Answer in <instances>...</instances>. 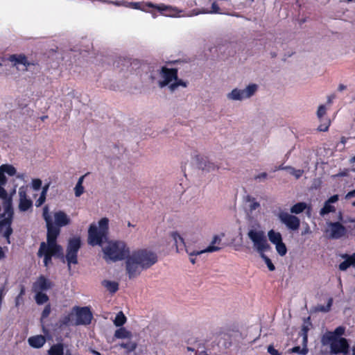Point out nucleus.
Listing matches in <instances>:
<instances>
[{
	"label": "nucleus",
	"instance_id": "nucleus-43",
	"mask_svg": "<svg viewBox=\"0 0 355 355\" xmlns=\"http://www.w3.org/2000/svg\"><path fill=\"white\" fill-rule=\"evenodd\" d=\"M292 352L297 353L302 355H306L308 353V349L305 345L304 347L301 348L300 346H296L292 348Z\"/></svg>",
	"mask_w": 355,
	"mask_h": 355
},
{
	"label": "nucleus",
	"instance_id": "nucleus-19",
	"mask_svg": "<svg viewBox=\"0 0 355 355\" xmlns=\"http://www.w3.org/2000/svg\"><path fill=\"white\" fill-rule=\"evenodd\" d=\"M327 105H321L318 107V111H317V116L318 119L322 123L318 126V130L320 131H327L329 128V126L330 125V120L328 119L324 118V115L326 114L327 111Z\"/></svg>",
	"mask_w": 355,
	"mask_h": 355
},
{
	"label": "nucleus",
	"instance_id": "nucleus-44",
	"mask_svg": "<svg viewBox=\"0 0 355 355\" xmlns=\"http://www.w3.org/2000/svg\"><path fill=\"white\" fill-rule=\"evenodd\" d=\"M121 347L126 349L128 352H132L136 349L137 345L135 343L129 342L127 343H121Z\"/></svg>",
	"mask_w": 355,
	"mask_h": 355
},
{
	"label": "nucleus",
	"instance_id": "nucleus-22",
	"mask_svg": "<svg viewBox=\"0 0 355 355\" xmlns=\"http://www.w3.org/2000/svg\"><path fill=\"white\" fill-rule=\"evenodd\" d=\"M16 168L10 164H2L0 166V184L5 185L7 182V178L5 176V173H7L10 176H12L16 174Z\"/></svg>",
	"mask_w": 355,
	"mask_h": 355
},
{
	"label": "nucleus",
	"instance_id": "nucleus-57",
	"mask_svg": "<svg viewBox=\"0 0 355 355\" xmlns=\"http://www.w3.org/2000/svg\"><path fill=\"white\" fill-rule=\"evenodd\" d=\"M5 258V252L3 250V248L0 246V260Z\"/></svg>",
	"mask_w": 355,
	"mask_h": 355
},
{
	"label": "nucleus",
	"instance_id": "nucleus-33",
	"mask_svg": "<svg viewBox=\"0 0 355 355\" xmlns=\"http://www.w3.org/2000/svg\"><path fill=\"white\" fill-rule=\"evenodd\" d=\"M114 336L117 338H127L131 336V333L123 327H121L116 330Z\"/></svg>",
	"mask_w": 355,
	"mask_h": 355
},
{
	"label": "nucleus",
	"instance_id": "nucleus-7",
	"mask_svg": "<svg viewBox=\"0 0 355 355\" xmlns=\"http://www.w3.org/2000/svg\"><path fill=\"white\" fill-rule=\"evenodd\" d=\"M80 246L81 240L80 237L75 236L69 240L65 257L69 270L71 269V264L78 263V252Z\"/></svg>",
	"mask_w": 355,
	"mask_h": 355
},
{
	"label": "nucleus",
	"instance_id": "nucleus-36",
	"mask_svg": "<svg viewBox=\"0 0 355 355\" xmlns=\"http://www.w3.org/2000/svg\"><path fill=\"white\" fill-rule=\"evenodd\" d=\"M126 322V317L123 314L122 311H120L117 313V315L115 317V319L114 320V324L116 327H121Z\"/></svg>",
	"mask_w": 355,
	"mask_h": 355
},
{
	"label": "nucleus",
	"instance_id": "nucleus-54",
	"mask_svg": "<svg viewBox=\"0 0 355 355\" xmlns=\"http://www.w3.org/2000/svg\"><path fill=\"white\" fill-rule=\"evenodd\" d=\"M336 98V96L334 94H332V95H330L327 97V105H330L332 102H333V100Z\"/></svg>",
	"mask_w": 355,
	"mask_h": 355
},
{
	"label": "nucleus",
	"instance_id": "nucleus-49",
	"mask_svg": "<svg viewBox=\"0 0 355 355\" xmlns=\"http://www.w3.org/2000/svg\"><path fill=\"white\" fill-rule=\"evenodd\" d=\"M309 329V328L307 325H304L302 327L303 341L304 343H307V332H308Z\"/></svg>",
	"mask_w": 355,
	"mask_h": 355
},
{
	"label": "nucleus",
	"instance_id": "nucleus-26",
	"mask_svg": "<svg viewBox=\"0 0 355 355\" xmlns=\"http://www.w3.org/2000/svg\"><path fill=\"white\" fill-rule=\"evenodd\" d=\"M171 237L176 245L177 250L179 251L183 248L189 249L186 247L183 238L178 232H172Z\"/></svg>",
	"mask_w": 355,
	"mask_h": 355
},
{
	"label": "nucleus",
	"instance_id": "nucleus-50",
	"mask_svg": "<svg viewBox=\"0 0 355 355\" xmlns=\"http://www.w3.org/2000/svg\"><path fill=\"white\" fill-rule=\"evenodd\" d=\"M267 177H268V174L266 173L263 172V173H261L256 175L254 177V179L256 180L261 181V180H266L267 178Z\"/></svg>",
	"mask_w": 355,
	"mask_h": 355
},
{
	"label": "nucleus",
	"instance_id": "nucleus-34",
	"mask_svg": "<svg viewBox=\"0 0 355 355\" xmlns=\"http://www.w3.org/2000/svg\"><path fill=\"white\" fill-rule=\"evenodd\" d=\"M199 13H205V14H221L220 12V9L218 6V5L217 4L216 2H214L212 4H211V10H202V11L200 12H196L195 15H198Z\"/></svg>",
	"mask_w": 355,
	"mask_h": 355
},
{
	"label": "nucleus",
	"instance_id": "nucleus-16",
	"mask_svg": "<svg viewBox=\"0 0 355 355\" xmlns=\"http://www.w3.org/2000/svg\"><path fill=\"white\" fill-rule=\"evenodd\" d=\"M345 328L343 326H339L335 329L334 331L326 332L321 338V343L324 346H327L329 341L334 340V338H339V336L344 335Z\"/></svg>",
	"mask_w": 355,
	"mask_h": 355
},
{
	"label": "nucleus",
	"instance_id": "nucleus-8",
	"mask_svg": "<svg viewBox=\"0 0 355 355\" xmlns=\"http://www.w3.org/2000/svg\"><path fill=\"white\" fill-rule=\"evenodd\" d=\"M132 255L134 257V259L141 264V267L145 269L150 268L157 261V255L154 252L147 250H141L135 252Z\"/></svg>",
	"mask_w": 355,
	"mask_h": 355
},
{
	"label": "nucleus",
	"instance_id": "nucleus-6",
	"mask_svg": "<svg viewBox=\"0 0 355 355\" xmlns=\"http://www.w3.org/2000/svg\"><path fill=\"white\" fill-rule=\"evenodd\" d=\"M159 76L162 80L159 81V85L161 87H166L169 84H171L169 89H175L179 86L187 87V82L178 78L177 69L162 67L159 71Z\"/></svg>",
	"mask_w": 355,
	"mask_h": 355
},
{
	"label": "nucleus",
	"instance_id": "nucleus-18",
	"mask_svg": "<svg viewBox=\"0 0 355 355\" xmlns=\"http://www.w3.org/2000/svg\"><path fill=\"white\" fill-rule=\"evenodd\" d=\"M256 90H232L227 98L232 101H243L254 96Z\"/></svg>",
	"mask_w": 355,
	"mask_h": 355
},
{
	"label": "nucleus",
	"instance_id": "nucleus-23",
	"mask_svg": "<svg viewBox=\"0 0 355 355\" xmlns=\"http://www.w3.org/2000/svg\"><path fill=\"white\" fill-rule=\"evenodd\" d=\"M341 257L345 259V260L340 263L339 269L342 271L346 270L351 266H354L355 264V253H353L352 255H348L347 254H344L341 255Z\"/></svg>",
	"mask_w": 355,
	"mask_h": 355
},
{
	"label": "nucleus",
	"instance_id": "nucleus-40",
	"mask_svg": "<svg viewBox=\"0 0 355 355\" xmlns=\"http://www.w3.org/2000/svg\"><path fill=\"white\" fill-rule=\"evenodd\" d=\"M266 252H263L259 253V256L261 258L265 261L266 264L267 265L269 270L273 271L275 269V267L274 264L272 263L271 260L265 254Z\"/></svg>",
	"mask_w": 355,
	"mask_h": 355
},
{
	"label": "nucleus",
	"instance_id": "nucleus-17",
	"mask_svg": "<svg viewBox=\"0 0 355 355\" xmlns=\"http://www.w3.org/2000/svg\"><path fill=\"white\" fill-rule=\"evenodd\" d=\"M8 61L11 62L12 67H17L19 64H22L25 67L26 70L28 67L34 64L29 62L27 57L22 53L10 55L8 58Z\"/></svg>",
	"mask_w": 355,
	"mask_h": 355
},
{
	"label": "nucleus",
	"instance_id": "nucleus-31",
	"mask_svg": "<svg viewBox=\"0 0 355 355\" xmlns=\"http://www.w3.org/2000/svg\"><path fill=\"white\" fill-rule=\"evenodd\" d=\"M307 207L305 202H298L294 205L291 208V212L293 214H298L303 212Z\"/></svg>",
	"mask_w": 355,
	"mask_h": 355
},
{
	"label": "nucleus",
	"instance_id": "nucleus-61",
	"mask_svg": "<svg viewBox=\"0 0 355 355\" xmlns=\"http://www.w3.org/2000/svg\"><path fill=\"white\" fill-rule=\"evenodd\" d=\"M133 5H134V8H136V9H142V10H144L143 8H141L140 3H139V2L133 3Z\"/></svg>",
	"mask_w": 355,
	"mask_h": 355
},
{
	"label": "nucleus",
	"instance_id": "nucleus-60",
	"mask_svg": "<svg viewBox=\"0 0 355 355\" xmlns=\"http://www.w3.org/2000/svg\"><path fill=\"white\" fill-rule=\"evenodd\" d=\"M287 168H288V166H284V165H280L279 166H278L275 171L277 170H286L287 171Z\"/></svg>",
	"mask_w": 355,
	"mask_h": 355
},
{
	"label": "nucleus",
	"instance_id": "nucleus-29",
	"mask_svg": "<svg viewBox=\"0 0 355 355\" xmlns=\"http://www.w3.org/2000/svg\"><path fill=\"white\" fill-rule=\"evenodd\" d=\"M199 167L202 170L207 171H213L218 168V166L215 163L209 160H205L199 164Z\"/></svg>",
	"mask_w": 355,
	"mask_h": 355
},
{
	"label": "nucleus",
	"instance_id": "nucleus-39",
	"mask_svg": "<svg viewBox=\"0 0 355 355\" xmlns=\"http://www.w3.org/2000/svg\"><path fill=\"white\" fill-rule=\"evenodd\" d=\"M332 304L333 299L331 297L328 300L327 304L326 306L319 305L315 308V310L317 311L327 313L330 311Z\"/></svg>",
	"mask_w": 355,
	"mask_h": 355
},
{
	"label": "nucleus",
	"instance_id": "nucleus-59",
	"mask_svg": "<svg viewBox=\"0 0 355 355\" xmlns=\"http://www.w3.org/2000/svg\"><path fill=\"white\" fill-rule=\"evenodd\" d=\"M84 178H85V175H83L80 178H79L76 184H81V185H83V182Z\"/></svg>",
	"mask_w": 355,
	"mask_h": 355
},
{
	"label": "nucleus",
	"instance_id": "nucleus-53",
	"mask_svg": "<svg viewBox=\"0 0 355 355\" xmlns=\"http://www.w3.org/2000/svg\"><path fill=\"white\" fill-rule=\"evenodd\" d=\"M23 297L17 295L15 299V306L18 307L21 304L23 303Z\"/></svg>",
	"mask_w": 355,
	"mask_h": 355
},
{
	"label": "nucleus",
	"instance_id": "nucleus-3",
	"mask_svg": "<svg viewBox=\"0 0 355 355\" xmlns=\"http://www.w3.org/2000/svg\"><path fill=\"white\" fill-rule=\"evenodd\" d=\"M247 236L252 243L254 250L258 253L270 250L266 232L261 223L256 220H251L248 223Z\"/></svg>",
	"mask_w": 355,
	"mask_h": 355
},
{
	"label": "nucleus",
	"instance_id": "nucleus-10",
	"mask_svg": "<svg viewBox=\"0 0 355 355\" xmlns=\"http://www.w3.org/2000/svg\"><path fill=\"white\" fill-rule=\"evenodd\" d=\"M27 186H21L18 191L19 205L18 209L21 212L28 211L33 208V201L27 195Z\"/></svg>",
	"mask_w": 355,
	"mask_h": 355
},
{
	"label": "nucleus",
	"instance_id": "nucleus-14",
	"mask_svg": "<svg viewBox=\"0 0 355 355\" xmlns=\"http://www.w3.org/2000/svg\"><path fill=\"white\" fill-rule=\"evenodd\" d=\"M221 243V239L218 236H214L210 245L204 250H190L189 249H186L187 253L190 255H200L205 252H214L218 251L220 249L219 246Z\"/></svg>",
	"mask_w": 355,
	"mask_h": 355
},
{
	"label": "nucleus",
	"instance_id": "nucleus-37",
	"mask_svg": "<svg viewBox=\"0 0 355 355\" xmlns=\"http://www.w3.org/2000/svg\"><path fill=\"white\" fill-rule=\"evenodd\" d=\"M36 293L35 295V301L37 304H43L48 302L49 297L46 294L42 293V292H35Z\"/></svg>",
	"mask_w": 355,
	"mask_h": 355
},
{
	"label": "nucleus",
	"instance_id": "nucleus-46",
	"mask_svg": "<svg viewBox=\"0 0 355 355\" xmlns=\"http://www.w3.org/2000/svg\"><path fill=\"white\" fill-rule=\"evenodd\" d=\"M42 186V181L40 179H33L32 180V188L35 190V191H37L40 189Z\"/></svg>",
	"mask_w": 355,
	"mask_h": 355
},
{
	"label": "nucleus",
	"instance_id": "nucleus-47",
	"mask_svg": "<svg viewBox=\"0 0 355 355\" xmlns=\"http://www.w3.org/2000/svg\"><path fill=\"white\" fill-rule=\"evenodd\" d=\"M267 352L270 355H281L278 350L275 349L272 345H270L267 347Z\"/></svg>",
	"mask_w": 355,
	"mask_h": 355
},
{
	"label": "nucleus",
	"instance_id": "nucleus-9",
	"mask_svg": "<svg viewBox=\"0 0 355 355\" xmlns=\"http://www.w3.org/2000/svg\"><path fill=\"white\" fill-rule=\"evenodd\" d=\"M326 232L332 239H339L347 234V229L340 222H327Z\"/></svg>",
	"mask_w": 355,
	"mask_h": 355
},
{
	"label": "nucleus",
	"instance_id": "nucleus-32",
	"mask_svg": "<svg viewBox=\"0 0 355 355\" xmlns=\"http://www.w3.org/2000/svg\"><path fill=\"white\" fill-rule=\"evenodd\" d=\"M48 189H49V184L45 185L42 188V191L41 192L40 196L35 202L36 207H40L45 202Z\"/></svg>",
	"mask_w": 355,
	"mask_h": 355
},
{
	"label": "nucleus",
	"instance_id": "nucleus-5",
	"mask_svg": "<svg viewBox=\"0 0 355 355\" xmlns=\"http://www.w3.org/2000/svg\"><path fill=\"white\" fill-rule=\"evenodd\" d=\"M106 261H116L124 259L129 254V249L123 241H109L103 248Z\"/></svg>",
	"mask_w": 355,
	"mask_h": 355
},
{
	"label": "nucleus",
	"instance_id": "nucleus-48",
	"mask_svg": "<svg viewBox=\"0 0 355 355\" xmlns=\"http://www.w3.org/2000/svg\"><path fill=\"white\" fill-rule=\"evenodd\" d=\"M51 313V306L49 304L46 305L42 313V319L47 318Z\"/></svg>",
	"mask_w": 355,
	"mask_h": 355
},
{
	"label": "nucleus",
	"instance_id": "nucleus-38",
	"mask_svg": "<svg viewBox=\"0 0 355 355\" xmlns=\"http://www.w3.org/2000/svg\"><path fill=\"white\" fill-rule=\"evenodd\" d=\"M274 245H275V249H276L277 253L280 256L283 257V256L286 255V254L287 252V248H286V245L283 243L282 241L279 243H277Z\"/></svg>",
	"mask_w": 355,
	"mask_h": 355
},
{
	"label": "nucleus",
	"instance_id": "nucleus-12",
	"mask_svg": "<svg viewBox=\"0 0 355 355\" xmlns=\"http://www.w3.org/2000/svg\"><path fill=\"white\" fill-rule=\"evenodd\" d=\"M330 347V352L331 354H337L342 353L347 354L349 349V344L346 338H334L327 344Z\"/></svg>",
	"mask_w": 355,
	"mask_h": 355
},
{
	"label": "nucleus",
	"instance_id": "nucleus-45",
	"mask_svg": "<svg viewBox=\"0 0 355 355\" xmlns=\"http://www.w3.org/2000/svg\"><path fill=\"white\" fill-rule=\"evenodd\" d=\"M84 187L81 184H76L74 188V193L76 197H80L84 193Z\"/></svg>",
	"mask_w": 355,
	"mask_h": 355
},
{
	"label": "nucleus",
	"instance_id": "nucleus-20",
	"mask_svg": "<svg viewBox=\"0 0 355 355\" xmlns=\"http://www.w3.org/2000/svg\"><path fill=\"white\" fill-rule=\"evenodd\" d=\"M52 286L51 282L44 276H40L33 285V292H43Z\"/></svg>",
	"mask_w": 355,
	"mask_h": 355
},
{
	"label": "nucleus",
	"instance_id": "nucleus-35",
	"mask_svg": "<svg viewBox=\"0 0 355 355\" xmlns=\"http://www.w3.org/2000/svg\"><path fill=\"white\" fill-rule=\"evenodd\" d=\"M246 201L250 203L249 209L250 211H253L260 207L259 202H257L254 198L250 196H248L246 197Z\"/></svg>",
	"mask_w": 355,
	"mask_h": 355
},
{
	"label": "nucleus",
	"instance_id": "nucleus-13",
	"mask_svg": "<svg viewBox=\"0 0 355 355\" xmlns=\"http://www.w3.org/2000/svg\"><path fill=\"white\" fill-rule=\"evenodd\" d=\"M76 320L74 325L89 324L92 319V313L88 307L75 308Z\"/></svg>",
	"mask_w": 355,
	"mask_h": 355
},
{
	"label": "nucleus",
	"instance_id": "nucleus-56",
	"mask_svg": "<svg viewBox=\"0 0 355 355\" xmlns=\"http://www.w3.org/2000/svg\"><path fill=\"white\" fill-rule=\"evenodd\" d=\"M245 89H257V85L256 84H250Z\"/></svg>",
	"mask_w": 355,
	"mask_h": 355
},
{
	"label": "nucleus",
	"instance_id": "nucleus-4",
	"mask_svg": "<svg viewBox=\"0 0 355 355\" xmlns=\"http://www.w3.org/2000/svg\"><path fill=\"white\" fill-rule=\"evenodd\" d=\"M109 220L101 218L98 224L92 223L88 230V243L92 246L101 245L107 241Z\"/></svg>",
	"mask_w": 355,
	"mask_h": 355
},
{
	"label": "nucleus",
	"instance_id": "nucleus-41",
	"mask_svg": "<svg viewBox=\"0 0 355 355\" xmlns=\"http://www.w3.org/2000/svg\"><path fill=\"white\" fill-rule=\"evenodd\" d=\"M287 171H289L290 174L293 175L296 179H299L304 173V171L301 169H295L292 166H288Z\"/></svg>",
	"mask_w": 355,
	"mask_h": 355
},
{
	"label": "nucleus",
	"instance_id": "nucleus-52",
	"mask_svg": "<svg viewBox=\"0 0 355 355\" xmlns=\"http://www.w3.org/2000/svg\"><path fill=\"white\" fill-rule=\"evenodd\" d=\"M354 196H355V189L352 191L348 192L345 196V198L349 199ZM352 205L355 207V201L354 202H352Z\"/></svg>",
	"mask_w": 355,
	"mask_h": 355
},
{
	"label": "nucleus",
	"instance_id": "nucleus-2",
	"mask_svg": "<svg viewBox=\"0 0 355 355\" xmlns=\"http://www.w3.org/2000/svg\"><path fill=\"white\" fill-rule=\"evenodd\" d=\"M3 185L0 184V198L3 200V212L0 214V234L6 239L7 243H10V236L12 233L11 223L13 217L12 199L8 196Z\"/></svg>",
	"mask_w": 355,
	"mask_h": 355
},
{
	"label": "nucleus",
	"instance_id": "nucleus-58",
	"mask_svg": "<svg viewBox=\"0 0 355 355\" xmlns=\"http://www.w3.org/2000/svg\"><path fill=\"white\" fill-rule=\"evenodd\" d=\"M25 294V288L24 286H21L20 292L18 295L23 297V295Z\"/></svg>",
	"mask_w": 355,
	"mask_h": 355
},
{
	"label": "nucleus",
	"instance_id": "nucleus-15",
	"mask_svg": "<svg viewBox=\"0 0 355 355\" xmlns=\"http://www.w3.org/2000/svg\"><path fill=\"white\" fill-rule=\"evenodd\" d=\"M126 269L130 278H134L139 275L144 269L141 264L131 255L126 261Z\"/></svg>",
	"mask_w": 355,
	"mask_h": 355
},
{
	"label": "nucleus",
	"instance_id": "nucleus-25",
	"mask_svg": "<svg viewBox=\"0 0 355 355\" xmlns=\"http://www.w3.org/2000/svg\"><path fill=\"white\" fill-rule=\"evenodd\" d=\"M45 338L42 336H35L30 337L28 340V344L34 348H40L45 343Z\"/></svg>",
	"mask_w": 355,
	"mask_h": 355
},
{
	"label": "nucleus",
	"instance_id": "nucleus-63",
	"mask_svg": "<svg viewBox=\"0 0 355 355\" xmlns=\"http://www.w3.org/2000/svg\"><path fill=\"white\" fill-rule=\"evenodd\" d=\"M189 256L190 257V261H191L192 263H196V259L194 258V257H195L196 255H193V256H190V255H189Z\"/></svg>",
	"mask_w": 355,
	"mask_h": 355
},
{
	"label": "nucleus",
	"instance_id": "nucleus-51",
	"mask_svg": "<svg viewBox=\"0 0 355 355\" xmlns=\"http://www.w3.org/2000/svg\"><path fill=\"white\" fill-rule=\"evenodd\" d=\"M8 66L10 65L6 60H3V62L0 63V73H2Z\"/></svg>",
	"mask_w": 355,
	"mask_h": 355
},
{
	"label": "nucleus",
	"instance_id": "nucleus-24",
	"mask_svg": "<svg viewBox=\"0 0 355 355\" xmlns=\"http://www.w3.org/2000/svg\"><path fill=\"white\" fill-rule=\"evenodd\" d=\"M146 6L148 8H157L161 13L164 14L166 16L173 17L175 16V10L172 9L169 6H166L164 5L160 6H155L152 3H148Z\"/></svg>",
	"mask_w": 355,
	"mask_h": 355
},
{
	"label": "nucleus",
	"instance_id": "nucleus-62",
	"mask_svg": "<svg viewBox=\"0 0 355 355\" xmlns=\"http://www.w3.org/2000/svg\"><path fill=\"white\" fill-rule=\"evenodd\" d=\"M310 233V228L307 225L306 229L304 230V231L302 233V235H304L306 234H309Z\"/></svg>",
	"mask_w": 355,
	"mask_h": 355
},
{
	"label": "nucleus",
	"instance_id": "nucleus-27",
	"mask_svg": "<svg viewBox=\"0 0 355 355\" xmlns=\"http://www.w3.org/2000/svg\"><path fill=\"white\" fill-rule=\"evenodd\" d=\"M268 237L269 241L275 244L282 241V236L280 232H276L274 230H270L268 232Z\"/></svg>",
	"mask_w": 355,
	"mask_h": 355
},
{
	"label": "nucleus",
	"instance_id": "nucleus-1",
	"mask_svg": "<svg viewBox=\"0 0 355 355\" xmlns=\"http://www.w3.org/2000/svg\"><path fill=\"white\" fill-rule=\"evenodd\" d=\"M42 216L47 228L46 242L40 243L37 255L44 257V264L48 266L51 263L52 257H63V249L58 244L57 239L60 233V227L69 225L71 219L63 211H58L53 214V221L47 206L43 208Z\"/></svg>",
	"mask_w": 355,
	"mask_h": 355
},
{
	"label": "nucleus",
	"instance_id": "nucleus-28",
	"mask_svg": "<svg viewBox=\"0 0 355 355\" xmlns=\"http://www.w3.org/2000/svg\"><path fill=\"white\" fill-rule=\"evenodd\" d=\"M102 285L111 293H116L119 289V284L116 282L104 280Z\"/></svg>",
	"mask_w": 355,
	"mask_h": 355
},
{
	"label": "nucleus",
	"instance_id": "nucleus-30",
	"mask_svg": "<svg viewBox=\"0 0 355 355\" xmlns=\"http://www.w3.org/2000/svg\"><path fill=\"white\" fill-rule=\"evenodd\" d=\"M64 348L62 344L53 345L49 350V355H63Z\"/></svg>",
	"mask_w": 355,
	"mask_h": 355
},
{
	"label": "nucleus",
	"instance_id": "nucleus-42",
	"mask_svg": "<svg viewBox=\"0 0 355 355\" xmlns=\"http://www.w3.org/2000/svg\"><path fill=\"white\" fill-rule=\"evenodd\" d=\"M73 316V313H69L66 315H64L61 320H60V324L61 325H70V324H74V322L73 323L71 322V317Z\"/></svg>",
	"mask_w": 355,
	"mask_h": 355
},
{
	"label": "nucleus",
	"instance_id": "nucleus-64",
	"mask_svg": "<svg viewBox=\"0 0 355 355\" xmlns=\"http://www.w3.org/2000/svg\"><path fill=\"white\" fill-rule=\"evenodd\" d=\"M338 219L339 220H343V214L341 211H339L338 212Z\"/></svg>",
	"mask_w": 355,
	"mask_h": 355
},
{
	"label": "nucleus",
	"instance_id": "nucleus-11",
	"mask_svg": "<svg viewBox=\"0 0 355 355\" xmlns=\"http://www.w3.org/2000/svg\"><path fill=\"white\" fill-rule=\"evenodd\" d=\"M280 222L291 231H297L300 225V220L298 217L287 212H280L278 215Z\"/></svg>",
	"mask_w": 355,
	"mask_h": 355
},
{
	"label": "nucleus",
	"instance_id": "nucleus-21",
	"mask_svg": "<svg viewBox=\"0 0 355 355\" xmlns=\"http://www.w3.org/2000/svg\"><path fill=\"white\" fill-rule=\"evenodd\" d=\"M338 200V196L334 195L331 196L327 200L325 201L323 207L320 211V215L324 216L329 213L335 212L336 207L332 205V203H335Z\"/></svg>",
	"mask_w": 355,
	"mask_h": 355
},
{
	"label": "nucleus",
	"instance_id": "nucleus-55",
	"mask_svg": "<svg viewBox=\"0 0 355 355\" xmlns=\"http://www.w3.org/2000/svg\"><path fill=\"white\" fill-rule=\"evenodd\" d=\"M26 177L25 173H19L17 175V178L24 180Z\"/></svg>",
	"mask_w": 355,
	"mask_h": 355
}]
</instances>
